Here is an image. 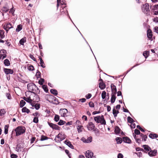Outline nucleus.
Returning a JSON list of instances; mask_svg holds the SVG:
<instances>
[{"label": "nucleus", "instance_id": "09e8293b", "mask_svg": "<svg viewBox=\"0 0 158 158\" xmlns=\"http://www.w3.org/2000/svg\"><path fill=\"white\" fill-rule=\"evenodd\" d=\"M42 88L46 92H48V89L47 86V85H43L42 86Z\"/></svg>", "mask_w": 158, "mask_h": 158}, {"label": "nucleus", "instance_id": "0e129e2a", "mask_svg": "<svg viewBox=\"0 0 158 158\" xmlns=\"http://www.w3.org/2000/svg\"><path fill=\"white\" fill-rule=\"evenodd\" d=\"M135 124L133 123V122L131 123V124L130 125V127L132 129H134L135 128Z\"/></svg>", "mask_w": 158, "mask_h": 158}, {"label": "nucleus", "instance_id": "20e7f679", "mask_svg": "<svg viewBox=\"0 0 158 158\" xmlns=\"http://www.w3.org/2000/svg\"><path fill=\"white\" fill-rule=\"evenodd\" d=\"M143 12L147 15H150V10L148 4L146 3L144 4L142 7Z\"/></svg>", "mask_w": 158, "mask_h": 158}, {"label": "nucleus", "instance_id": "f8f14e48", "mask_svg": "<svg viewBox=\"0 0 158 158\" xmlns=\"http://www.w3.org/2000/svg\"><path fill=\"white\" fill-rule=\"evenodd\" d=\"M86 158H91L93 155V153L89 150H87L85 154Z\"/></svg>", "mask_w": 158, "mask_h": 158}, {"label": "nucleus", "instance_id": "0eeeda50", "mask_svg": "<svg viewBox=\"0 0 158 158\" xmlns=\"http://www.w3.org/2000/svg\"><path fill=\"white\" fill-rule=\"evenodd\" d=\"M31 97H32V98H31L32 100V102H38L40 100V98L35 93H33V94L31 95Z\"/></svg>", "mask_w": 158, "mask_h": 158}, {"label": "nucleus", "instance_id": "052dcab7", "mask_svg": "<svg viewBox=\"0 0 158 158\" xmlns=\"http://www.w3.org/2000/svg\"><path fill=\"white\" fill-rule=\"evenodd\" d=\"M65 153L68 155V156L69 158H71V156L70 155V154H69V150H68L66 149L65 150Z\"/></svg>", "mask_w": 158, "mask_h": 158}, {"label": "nucleus", "instance_id": "412c9836", "mask_svg": "<svg viewBox=\"0 0 158 158\" xmlns=\"http://www.w3.org/2000/svg\"><path fill=\"white\" fill-rule=\"evenodd\" d=\"M31 98H32V97H31V96L28 98H27L25 97H23V99L27 102L30 103L31 104V103L32 102V100Z\"/></svg>", "mask_w": 158, "mask_h": 158}, {"label": "nucleus", "instance_id": "c9c22d12", "mask_svg": "<svg viewBox=\"0 0 158 158\" xmlns=\"http://www.w3.org/2000/svg\"><path fill=\"white\" fill-rule=\"evenodd\" d=\"M4 64L6 66H8L10 64V61L7 59H6L4 60Z\"/></svg>", "mask_w": 158, "mask_h": 158}, {"label": "nucleus", "instance_id": "4d7b16f0", "mask_svg": "<svg viewBox=\"0 0 158 158\" xmlns=\"http://www.w3.org/2000/svg\"><path fill=\"white\" fill-rule=\"evenodd\" d=\"M89 106L91 107H94V103L92 102H89Z\"/></svg>", "mask_w": 158, "mask_h": 158}, {"label": "nucleus", "instance_id": "423d86ee", "mask_svg": "<svg viewBox=\"0 0 158 158\" xmlns=\"http://www.w3.org/2000/svg\"><path fill=\"white\" fill-rule=\"evenodd\" d=\"M60 114L62 117H67L69 115L68 110L66 109H61L60 111Z\"/></svg>", "mask_w": 158, "mask_h": 158}, {"label": "nucleus", "instance_id": "79ce46f5", "mask_svg": "<svg viewBox=\"0 0 158 158\" xmlns=\"http://www.w3.org/2000/svg\"><path fill=\"white\" fill-rule=\"evenodd\" d=\"M6 113V111L4 109H1L0 110V116H2L4 115Z\"/></svg>", "mask_w": 158, "mask_h": 158}, {"label": "nucleus", "instance_id": "7ed1b4c3", "mask_svg": "<svg viewBox=\"0 0 158 158\" xmlns=\"http://www.w3.org/2000/svg\"><path fill=\"white\" fill-rule=\"evenodd\" d=\"M15 131L16 132V136L20 135L23 134L25 131V128L21 126H19L16 127L15 129Z\"/></svg>", "mask_w": 158, "mask_h": 158}, {"label": "nucleus", "instance_id": "f257e3e1", "mask_svg": "<svg viewBox=\"0 0 158 158\" xmlns=\"http://www.w3.org/2000/svg\"><path fill=\"white\" fill-rule=\"evenodd\" d=\"M94 121L97 123H100L102 125L106 124V122L103 115L94 117Z\"/></svg>", "mask_w": 158, "mask_h": 158}, {"label": "nucleus", "instance_id": "774afa93", "mask_svg": "<svg viewBox=\"0 0 158 158\" xmlns=\"http://www.w3.org/2000/svg\"><path fill=\"white\" fill-rule=\"evenodd\" d=\"M117 157L118 158H123V156L122 154L119 153L118 154Z\"/></svg>", "mask_w": 158, "mask_h": 158}, {"label": "nucleus", "instance_id": "6e6d98bb", "mask_svg": "<svg viewBox=\"0 0 158 158\" xmlns=\"http://www.w3.org/2000/svg\"><path fill=\"white\" fill-rule=\"evenodd\" d=\"M44 81V79L41 78L40 80L39 81V83L40 85H42Z\"/></svg>", "mask_w": 158, "mask_h": 158}, {"label": "nucleus", "instance_id": "ea45409f", "mask_svg": "<svg viewBox=\"0 0 158 158\" xmlns=\"http://www.w3.org/2000/svg\"><path fill=\"white\" fill-rule=\"evenodd\" d=\"M50 92L51 93L54 94L55 95L57 94V92L56 90L54 89H51L50 90Z\"/></svg>", "mask_w": 158, "mask_h": 158}, {"label": "nucleus", "instance_id": "72a5a7b5", "mask_svg": "<svg viewBox=\"0 0 158 158\" xmlns=\"http://www.w3.org/2000/svg\"><path fill=\"white\" fill-rule=\"evenodd\" d=\"M22 147L20 145H17L16 148V150L18 152H20L21 151Z\"/></svg>", "mask_w": 158, "mask_h": 158}, {"label": "nucleus", "instance_id": "473e14b6", "mask_svg": "<svg viewBox=\"0 0 158 158\" xmlns=\"http://www.w3.org/2000/svg\"><path fill=\"white\" fill-rule=\"evenodd\" d=\"M150 8L152 9V11L158 10V4H156L152 6H151Z\"/></svg>", "mask_w": 158, "mask_h": 158}, {"label": "nucleus", "instance_id": "a211bd4d", "mask_svg": "<svg viewBox=\"0 0 158 158\" xmlns=\"http://www.w3.org/2000/svg\"><path fill=\"white\" fill-rule=\"evenodd\" d=\"M112 90V93L116 94L117 90L116 86L113 84H111L110 85Z\"/></svg>", "mask_w": 158, "mask_h": 158}, {"label": "nucleus", "instance_id": "b1692460", "mask_svg": "<svg viewBox=\"0 0 158 158\" xmlns=\"http://www.w3.org/2000/svg\"><path fill=\"white\" fill-rule=\"evenodd\" d=\"M99 87L101 89H103L105 88L106 85L103 82H100Z\"/></svg>", "mask_w": 158, "mask_h": 158}, {"label": "nucleus", "instance_id": "5701e85b", "mask_svg": "<svg viewBox=\"0 0 158 158\" xmlns=\"http://www.w3.org/2000/svg\"><path fill=\"white\" fill-rule=\"evenodd\" d=\"M142 147L144 148L145 151L146 152H148L151 150V149L150 147L147 145H143L142 146Z\"/></svg>", "mask_w": 158, "mask_h": 158}, {"label": "nucleus", "instance_id": "ddd939ff", "mask_svg": "<svg viewBox=\"0 0 158 158\" xmlns=\"http://www.w3.org/2000/svg\"><path fill=\"white\" fill-rule=\"evenodd\" d=\"M4 71L6 75L12 74L13 73V70L9 69L4 68Z\"/></svg>", "mask_w": 158, "mask_h": 158}, {"label": "nucleus", "instance_id": "bf43d9fd", "mask_svg": "<svg viewBox=\"0 0 158 158\" xmlns=\"http://www.w3.org/2000/svg\"><path fill=\"white\" fill-rule=\"evenodd\" d=\"M134 132V134H136V135H138L140 134V131L138 130L137 129H135V130Z\"/></svg>", "mask_w": 158, "mask_h": 158}, {"label": "nucleus", "instance_id": "338daca9", "mask_svg": "<svg viewBox=\"0 0 158 158\" xmlns=\"http://www.w3.org/2000/svg\"><path fill=\"white\" fill-rule=\"evenodd\" d=\"M10 157L11 158H17L18 156L16 154H12L10 155Z\"/></svg>", "mask_w": 158, "mask_h": 158}, {"label": "nucleus", "instance_id": "603ef678", "mask_svg": "<svg viewBox=\"0 0 158 158\" xmlns=\"http://www.w3.org/2000/svg\"><path fill=\"white\" fill-rule=\"evenodd\" d=\"M6 56V54H2L0 55V60L1 59L2 60L4 59Z\"/></svg>", "mask_w": 158, "mask_h": 158}, {"label": "nucleus", "instance_id": "393cba45", "mask_svg": "<svg viewBox=\"0 0 158 158\" xmlns=\"http://www.w3.org/2000/svg\"><path fill=\"white\" fill-rule=\"evenodd\" d=\"M123 141L126 143H131V140L127 137H125L123 138Z\"/></svg>", "mask_w": 158, "mask_h": 158}, {"label": "nucleus", "instance_id": "2eb2a0df", "mask_svg": "<svg viewBox=\"0 0 158 158\" xmlns=\"http://www.w3.org/2000/svg\"><path fill=\"white\" fill-rule=\"evenodd\" d=\"M31 105L32 107H34L36 110H38L40 108V104L38 103H35L34 102H32Z\"/></svg>", "mask_w": 158, "mask_h": 158}, {"label": "nucleus", "instance_id": "1a4fd4ad", "mask_svg": "<svg viewBox=\"0 0 158 158\" xmlns=\"http://www.w3.org/2000/svg\"><path fill=\"white\" fill-rule=\"evenodd\" d=\"M48 123L49 126L52 128L53 129L59 130L60 129V127H59L57 125L54 124L52 123L48 122Z\"/></svg>", "mask_w": 158, "mask_h": 158}, {"label": "nucleus", "instance_id": "a18cd8bd", "mask_svg": "<svg viewBox=\"0 0 158 158\" xmlns=\"http://www.w3.org/2000/svg\"><path fill=\"white\" fill-rule=\"evenodd\" d=\"M48 139V137L46 136L42 135L41 136L40 140L44 141L47 140Z\"/></svg>", "mask_w": 158, "mask_h": 158}, {"label": "nucleus", "instance_id": "f3484780", "mask_svg": "<svg viewBox=\"0 0 158 158\" xmlns=\"http://www.w3.org/2000/svg\"><path fill=\"white\" fill-rule=\"evenodd\" d=\"M64 143L71 148L74 149V147L71 143L68 140H66L64 141Z\"/></svg>", "mask_w": 158, "mask_h": 158}, {"label": "nucleus", "instance_id": "49530a36", "mask_svg": "<svg viewBox=\"0 0 158 158\" xmlns=\"http://www.w3.org/2000/svg\"><path fill=\"white\" fill-rule=\"evenodd\" d=\"M59 119H60L59 116L58 115H56V114L55 115V117H54V120L56 122H57L59 120Z\"/></svg>", "mask_w": 158, "mask_h": 158}, {"label": "nucleus", "instance_id": "c756f323", "mask_svg": "<svg viewBox=\"0 0 158 158\" xmlns=\"http://www.w3.org/2000/svg\"><path fill=\"white\" fill-rule=\"evenodd\" d=\"M22 111L23 112H26L28 114L30 112V110L27 108L26 107H23L22 109Z\"/></svg>", "mask_w": 158, "mask_h": 158}, {"label": "nucleus", "instance_id": "39448f33", "mask_svg": "<svg viewBox=\"0 0 158 158\" xmlns=\"http://www.w3.org/2000/svg\"><path fill=\"white\" fill-rule=\"evenodd\" d=\"M65 138V135L62 133H59L56 137L55 140L56 142L61 141L64 139Z\"/></svg>", "mask_w": 158, "mask_h": 158}, {"label": "nucleus", "instance_id": "8fccbe9b", "mask_svg": "<svg viewBox=\"0 0 158 158\" xmlns=\"http://www.w3.org/2000/svg\"><path fill=\"white\" fill-rule=\"evenodd\" d=\"M66 122L65 121H64L62 120H60L58 123V124L60 126L64 124Z\"/></svg>", "mask_w": 158, "mask_h": 158}, {"label": "nucleus", "instance_id": "f03ea898", "mask_svg": "<svg viewBox=\"0 0 158 158\" xmlns=\"http://www.w3.org/2000/svg\"><path fill=\"white\" fill-rule=\"evenodd\" d=\"M27 89L30 92L35 93L36 89L38 90V88L36 85L33 83H30L27 84Z\"/></svg>", "mask_w": 158, "mask_h": 158}, {"label": "nucleus", "instance_id": "c03bdc74", "mask_svg": "<svg viewBox=\"0 0 158 158\" xmlns=\"http://www.w3.org/2000/svg\"><path fill=\"white\" fill-rule=\"evenodd\" d=\"M106 93L104 91L102 92V99H104L106 97Z\"/></svg>", "mask_w": 158, "mask_h": 158}, {"label": "nucleus", "instance_id": "4468645a", "mask_svg": "<svg viewBox=\"0 0 158 158\" xmlns=\"http://www.w3.org/2000/svg\"><path fill=\"white\" fill-rule=\"evenodd\" d=\"M149 152L148 153V155L151 157L155 156L157 154V150H151L149 151Z\"/></svg>", "mask_w": 158, "mask_h": 158}, {"label": "nucleus", "instance_id": "de8ad7c7", "mask_svg": "<svg viewBox=\"0 0 158 158\" xmlns=\"http://www.w3.org/2000/svg\"><path fill=\"white\" fill-rule=\"evenodd\" d=\"M128 122L131 123H132L133 122V120L130 117H128L127 118Z\"/></svg>", "mask_w": 158, "mask_h": 158}, {"label": "nucleus", "instance_id": "a19ab883", "mask_svg": "<svg viewBox=\"0 0 158 158\" xmlns=\"http://www.w3.org/2000/svg\"><path fill=\"white\" fill-rule=\"evenodd\" d=\"M26 104V102L23 100H22L20 102V107H23Z\"/></svg>", "mask_w": 158, "mask_h": 158}, {"label": "nucleus", "instance_id": "69168bd1", "mask_svg": "<svg viewBox=\"0 0 158 158\" xmlns=\"http://www.w3.org/2000/svg\"><path fill=\"white\" fill-rule=\"evenodd\" d=\"M138 156L141 157L142 156V153L141 152H138L135 153Z\"/></svg>", "mask_w": 158, "mask_h": 158}, {"label": "nucleus", "instance_id": "37998d69", "mask_svg": "<svg viewBox=\"0 0 158 158\" xmlns=\"http://www.w3.org/2000/svg\"><path fill=\"white\" fill-rule=\"evenodd\" d=\"M94 131L96 135H98L99 134V132L98 130L96 128L94 129V130H93Z\"/></svg>", "mask_w": 158, "mask_h": 158}, {"label": "nucleus", "instance_id": "6ab92c4d", "mask_svg": "<svg viewBox=\"0 0 158 158\" xmlns=\"http://www.w3.org/2000/svg\"><path fill=\"white\" fill-rule=\"evenodd\" d=\"M116 94L113 93L111 94V102L112 103H113L114 102L116 98Z\"/></svg>", "mask_w": 158, "mask_h": 158}, {"label": "nucleus", "instance_id": "e433bc0d", "mask_svg": "<svg viewBox=\"0 0 158 158\" xmlns=\"http://www.w3.org/2000/svg\"><path fill=\"white\" fill-rule=\"evenodd\" d=\"M120 129L118 127H115L114 130V132L116 134H118L120 132Z\"/></svg>", "mask_w": 158, "mask_h": 158}, {"label": "nucleus", "instance_id": "f704fd0d", "mask_svg": "<svg viewBox=\"0 0 158 158\" xmlns=\"http://www.w3.org/2000/svg\"><path fill=\"white\" fill-rule=\"evenodd\" d=\"M119 113L118 110H116L114 108L113 110V113L114 117H116L118 113Z\"/></svg>", "mask_w": 158, "mask_h": 158}, {"label": "nucleus", "instance_id": "680f3d73", "mask_svg": "<svg viewBox=\"0 0 158 158\" xmlns=\"http://www.w3.org/2000/svg\"><path fill=\"white\" fill-rule=\"evenodd\" d=\"M29 56L30 57V58L31 59L33 60L34 61H36V60L35 58L34 57L33 55H31V54H30L29 55Z\"/></svg>", "mask_w": 158, "mask_h": 158}, {"label": "nucleus", "instance_id": "bb28decb", "mask_svg": "<svg viewBox=\"0 0 158 158\" xmlns=\"http://www.w3.org/2000/svg\"><path fill=\"white\" fill-rule=\"evenodd\" d=\"M77 130L78 133H80L82 131L83 127L81 125H78L77 127Z\"/></svg>", "mask_w": 158, "mask_h": 158}, {"label": "nucleus", "instance_id": "7c9ffc66", "mask_svg": "<svg viewBox=\"0 0 158 158\" xmlns=\"http://www.w3.org/2000/svg\"><path fill=\"white\" fill-rule=\"evenodd\" d=\"M149 137L152 139H154L157 137V135L156 134L150 133L149 135Z\"/></svg>", "mask_w": 158, "mask_h": 158}, {"label": "nucleus", "instance_id": "e2e57ef3", "mask_svg": "<svg viewBox=\"0 0 158 158\" xmlns=\"http://www.w3.org/2000/svg\"><path fill=\"white\" fill-rule=\"evenodd\" d=\"M92 95L90 94H88L86 95L85 96V98L87 99H89L91 97Z\"/></svg>", "mask_w": 158, "mask_h": 158}, {"label": "nucleus", "instance_id": "aec40b11", "mask_svg": "<svg viewBox=\"0 0 158 158\" xmlns=\"http://www.w3.org/2000/svg\"><path fill=\"white\" fill-rule=\"evenodd\" d=\"M39 58L40 60V64L41 66L43 68H45V64L44 63L43 60L42 58H41V57L40 56H39Z\"/></svg>", "mask_w": 158, "mask_h": 158}, {"label": "nucleus", "instance_id": "4c0bfd02", "mask_svg": "<svg viewBox=\"0 0 158 158\" xmlns=\"http://www.w3.org/2000/svg\"><path fill=\"white\" fill-rule=\"evenodd\" d=\"M117 143L118 144L121 143L122 142V140L121 138L117 137L116 138Z\"/></svg>", "mask_w": 158, "mask_h": 158}, {"label": "nucleus", "instance_id": "9b49d317", "mask_svg": "<svg viewBox=\"0 0 158 158\" xmlns=\"http://www.w3.org/2000/svg\"><path fill=\"white\" fill-rule=\"evenodd\" d=\"M92 137L90 136L86 139L85 138L83 137L82 139V141L84 143H89L91 142L92 141Z\"/></svg>", "mask_w": 158, "mask_h": 158}, {"label": "nucleus", "instance_id": "c85d7f7f", "mask_svg": "<svg viewBox=\"0 0 158 158\" xmlns=\"http://www.w3.org/2000/svg\"><path fill=\"white\" fill-rule=\"evenodd\" d=\"M22 29V25L19 24L17 26V27L16 29V31L17 32H19Z\"/></svg>", "mask_w": 158, "mask_h": 158}, {"label": "nucleus", "instance_id": "4be33fe9", "mask_svg": "<svg viewBox=\"0 0 158 158\" xmlns=\"http://www.w3.org/2000/svg\"><path fill=\"white\" fill-rule=\"evenodd\" d=\"M147 36L149 40H151L152 36V32L151 30H148Z\"/></svg>", "mask_w": 158, "mask_h": 158}, {"label": "nucleus", "instance_id": "864d4df0", "mask_svg": "<svg viewBox=\"0 0 158 158\" xmlns=\"http://www.w3.org/2000/svg\"><path fill=\"white\" fill-rule=\"evenodd\" d=\"M28 69L29 71H32L34 70V67L32 65H30L27 68Z\"/></svg>", "mask_w": 158, "mask_h": 158}, {"label": "nucleus", "instance_id": "9d476101", "mask_svg": "<svg viewBox=\"0 0 158 158\" xmlns=\"http://www.w3.org/2000/svg\"><path fill=\"white\" fill-rule=\"evenodd\" d=\"M87 127L89 131H92L94 128L95 126L94 123L91 122H89L87 126Z\"/></svg>", "mask_w": 158, "mask_h": 158}, {"label": "nucleus", "instance_id": "58836bf2", "mask_svg": "<svg viewBox=\"0 0 158 158\" xmlns=\"http://www.w3.org/2000/svg\"><path fill=\"white\" fill-rule=\"evenodd\" d=\"M5 37L4 32L3 31L0 30V38L3 39Z\"/></svg>", "mask_w": 158, "mask_h": 158}, {"label": "nucleus", "instance_id": "2f4dec72", "mask_svg": "<svg viewBox=\"0 0 158 158\" xmlns=\"http://www.w3.org/2000/svg\"><path fill=\"white\" fill-rule=\"evenodd\" d=\"M26 42V38L24 37L23 38L19 41V43L21 45H23L24 43Z\"/></svg>", "mask_w": 158, "mask_h": 158}, {"label": "nucleus", "instance_id": "6e6552de", "mask_svg": "<svg viewBox=\"0 0 158 158\" xmlns=\"http://www.w3.org/2000/svg\"><path fill=\"white\" fill-rule=\"evenodd\" d=\"M3 28L7 32H8L10 28H13V26L10 23H6L3 25Z\"/></svg>", "mask_w": 158, "mask_h": 158}, {"label": "nucleus", "instance_id": "cd10ccee", "mask_svg": "<svg viewBox=\"0 0 158 158\" xmlns=\"http://www.w3.org/2000/svg\"><path fill=\"white\" fill-rule=\"evenodd\" d=\"M9 127V125H6L4 126V133L5 134H7L8 133V129Z\"/></svg>", "mask_w": 158, "mask_h": 158}, {"label": "nucleus", "instance_id": "a878e982", "mask_svg": "<svg viewBox=\"0 0 158 158\" xmlns=\"http://www.w3.org/2000/svg\"><path fill=\"white\" fill-rule=\"evenodd\" d=\"M149 52L148 51H145L143 53V55L145 58H147L149 56Z\"/></svg>", "mask_w": 158, "mask_h": 158}, {"label": "nucleus", "instance_id": "3c124183", "mask_svg": "<svg viewBox=\"0 0 158 158\" xmlns=\"http://www.w3.org/2000/svg\"><path fill=\"white\" fill-rule=\"evenodd\" d=\"M2 10L4 12H6L9 10V8L7 6H4L2 9Z\"/></svg>", "mask_w": 158, "mask_h": 158}, {"label": "nucleus", "instance_id": "5fc2aeb1", "mask_svg": "<svg viewBox=\"0 0 158 158\" xmlns=\"http://www.w3.org/2000/svg\"><path fill=\"white\" fill-rule=\"evenodd\" d=\"M6 51L4 49L1 50H0V55L2 54H6Z\"/></svg>", "mask_w": 158, "mask_h": 158}, {"label": "nucleus", "instance_id": "13d9d810", "mask_svg": "<svg viewBox=\"0 0 158 158\" xmlns=\"http://www.w3.org/2000/svg\"><path fill=\"white\" fill-rule=\"evenodd\" d=\"M38 119L37 117H35L34 118L33 122L35 123H37L38 122Z\"/></svg>", "mask_w": 158, "mask_h": 158}, {"label": "nucleus", "instance_id": "dca6fc26", "mask_svg": "<svg viewBox=\"0 0 158 158\" xmlns=\"http://www.w3.org/2000/svg\"><path fill=\"white\" fill-rule=\"evenodd\" d=\"M65 5L66 3L65 1H64L63 0L62 1L61 0H57V8L60 5Z\"/></svg>", "mask_w": 158, "mask_h": 158}]
</instances>
